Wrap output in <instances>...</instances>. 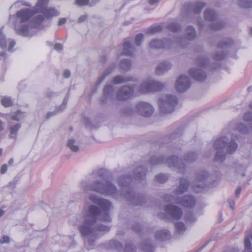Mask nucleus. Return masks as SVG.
I'll use <instances>...</instances> for the list:
<instances>
[{
    "instance_id": "34",
    "label": "nucleus",
    "mask_w": 252,
    "mask_h": 252,
    "mask_svg": "<svg viewBox=\"0 0 252 252\" xmlns=\"http://www.w3.org/2000/svg\"><path fill=\"white\" fill-rule=\"evenodd\" d=\"M198 158V153L194 152H190L187 153L184 157V160L187 163L194 162Z\"/></svg>"
},
{
    "instance_id": "40",
    "label": "nucleus",
    "mask_w": 252,
    "mask_h": 252,
    "mask_svg": "<svg viewBox=\"0 0 252 252\" xmlns=\"http://www.w3.org/2000/svg\"><path fill=\"white\" fill-rule=\"evenodd\" d=\"M63 244L67 247H70L74 243V238L72 236H65L62 238Z\"/></svg>"
},
{
    "instance_id": "55",
    "label": "nucleus",
    "mask_w": 252,
    "mask_h": 252,
    "mask_svg": "<svg viewBox=\"0 0 252 252\" xmlns=\"http://www.w3.org/2000/svg\"><path fill=\"white\" fill-rule=\"evenodd\" d=\"M224 252H239V250L236 247H231L227 248Z\"/></svg>"
},
{
    "instance_id": "29",
    "label": "nucleus",
    "mask_w": 252,
    "mask_h": 252,
    "mask_svg": "<svg viewBox=\"0 0 252 252\" xmlns=\"http://www.w3.org/2000/svg\"><path fill=\"white\" fill-rule=\"evenodd\" d=\"M123 54L126 56H131L133 51V47L131 43L126 40L123 43Z\"/></svg>"
},
{
    "instance_id": "27",
    "label": "nucleus",
    "mask_w": 252,
    "mask_h": 252,
    "mask_svg": "<svg viewBox=\"0 0 252 252\" xmlns=\"http://www.w3.org/2000/svg\"><path fill=\"white\" fill-rule=\"evenodd\" d=\"M69 99V93H68L64 98L62 104L59 107L56 108V110L53 112H49L47 115V119H49L51 117L57 114L59 112L62 111L65 109Z\"/></svg>"
},
{
    "instance_id": "60",
    "label": "nucleus",
    "mask_w": 252,
    "mask_h": 252,
    "mask_svg": "<svg viewBox=\"0 0 252 252\" xmlns=\"http://www.w3.org/2000/svg\"><path fill=\"white\" fill-rule=\"evenodd\" d=\"M7 169V166L6 164H3L2 165L1 169H0V173L2 174H4L6 171Z\"/></svg>"
},
{
    "instance_id": "45",
    "label": "nucleus",
    "mask_w": 252,
    "mask_h": 252,
    "mask_svg": "<svg viewBox=\"0 0 252 252\" xmlns=\"http://www.w3.org/2000/svg\"><path fill=\"white\" fill-rule=\"evenodd\" d=\"M156 180L159 183H164L168 179V176L166 174H159L156 176Z\"/></svg>"
},
{
    "instance_id": "28",
    "label": "nucleus",
    "mask_w": 252,
    "mask_h": 252,
    "mask_svg": "<svg viewBox=\"0 0 252 252\" xmlns=\"http://www.w3.org/2000/svg\"><path fill=\"white\" fill-rule=\"evenodd\" d=\"M136 81V79L133 77L128 76L125 77L124 76L120 75L115 76L113 79V82L115 85H118L127 82H134Z\"/></svg>"
},
{
    "instance_id": "12",
    "label": "nucleus",
    "mask_w": 252,
    "mask_h": 252,
    "mask_svg": "<svg viewBox=\"0 0 252 252\" xmlns=\"http://www.w3.org/2000/svg\"><path fill=\"white\" fill-rule=\"evenodd\" d=\"M204 16L206 21L210 22L209 27L212 30L217 31L222 29L224 27V23L217 18L216 12L211 9L204 11Z\"/></svg>"
},
{
    "instance_id": "36",
    "label": "nucleus",
    "mask_w": 252,
    "mask_h": 252,
    "mask_svg": "<svg viewBox=\"0 0 252 252\" xmlns=\"http://www.w3.org/2000/svg\"><path fill=\"white\" fill-rule=\"evenodd\" d=\"M162 30V26L160 25L154 26L148 28L145 33L148 34H154L160 32Z\"/></svg>"
},
{
    "instance_id": "54",
    "label": "nucleus",
    "mask_w": 252,
    "mask_h": 252,
    "mask_svg": "<svg viewBox=\"0 0 252 252\" xmlns=\"http://www.w3.org/2000/svg\"><path fill=\"white\" fill-rule=\"evenodd\" d=\"M132 229L134 232L139 234L141 231V226L139 223H137L134 226H132Z\"/></svg>"
},
{
    "instance_id": "53",
    "label": "nucleus",
    "mask_w": 252,
    "mask_h": 252,
    "mask_svg": "<svg viewBox=\"0 0 252 252\" xmlns=\"http://www.w3.org/2000/svg\"><path fill=\"white\" fill-rule=\"evenodd\" d=\"M9 242H10V238L8 236L3 235L0 239V243L1 244H8Z\"/></svg>"
},
{
    "instance_id": "11",
    "label": "nucleus",
    "mask_w": 252,
    "mask_h": 252,
    "mask_svg": "<svg viewBox=\"0 0 252 252\" xmlns=\"http://www.w3.org/2000/svg\"><path fill=\"white\" fill-rule=\"evenodd\" d=\"M205 5L206 3L201 1H198L195 3L187 4L185 5L186 12L184 13V16L188 18L190 22H195L196 20L194 19V17L199 14Z\"/></svg>"
},
{
    "instance_id": "18",
    "label": "nucleus",
    "mask_w": 252,
    "mask_h": 252,
    "mask_svg": "<svg viewBox=\"0 0 252 252\" xmlns=\"http://www.w3.org/2000/svg\"><path fill=\"white\" fill-rule=\"evenodd\" d=\"M190 85L189 78L186 75H181L176 81L175 88L177 92L183 93L188 90Z\"/></svg>"
},
{
    "instance_id": "41",
    "label": "nucleus",
    "mask_w": 252,
    "mask_h": 252,
    "mask_svg": "<svg viewBox=\"0 0 252 252\" xmlns=\"http://www.w3.org/2000/svg\"><path fill=\"white\" fill-rule=\"evenodd\" d=\"M238 2L241 7L247 8L252 7V0H238Z\"/></svg>"
},
{
    "instance_id": "57",
    "label": "nucleus",
    "mask_w": 252,
    "mask_h": 252,
    "mask_svg": "<svg viewBox=\"0 0 252 252\" xmlns=\"http://www.w3.org/2000/svg\"><path fill=\"white\" fill-rule=\"evenodd\" d=\"M234 168L236 169V170L237 172H239V171H244L245 170V167L241 164H237Z\"/></svg>"
},
{
    "instance_id": "21",
    "label": "nucleus",
    "mask_w": 252,
    "mask_h": 252,
    "mask_svg": "<svg viewBox=\"0 0 252 252\" xmlns=\"http://www.w3.org/2000/svg\"><path fill=\"white\" fill-rule=\"evenodd\" d=\"M147 172V168L143 166H138L133 171V178L135 180L137 181L143 180L145 178Z\"/></svg>"
},
{
    "instance_id": "42",
    "label": "nucleus",
    "mask_w": 252,
    "mask_h": 252,
    "mask_svg": "<svg viewBox=\"0 0 252 252\" xmlns=\"http://www.w3.org/2000/svg\"><path fill=\"white\" fill-rule=\"evenodd\" d=\"M226 54L224 51H217L214 56V59L218 61H221L226 57Z\"/></svg>"
},
{
    "instance_id": "20",
    "label": "nucleus",
    "mask_w": 252,
    "mask_h": 252,
    "mask_svg": "<svg viewBox=\"0 0 252 252\" xmlns=\"http://www.w3.org/2000/svg\"><path fill=\"white\" fill-rule=\"evenodd\" d=\"M231 126L234 130L242 134H247L252 129V126L249 124V126H247L241 122L234 121L231 123Z\"/></svg>"
},
{
    "instance_id": "1",
    "label": "nucleus",
    "mask_w": 252,
    "mask_h": 252,
    "mask_svg": "<svg viewBox=\"0 0 252 252\" xmlns=\"http://www.w3.org/2000/svg\"><path fill=\"white\" fill-rule=\"evenodd\" d=\"M111 177V173L105 169H98L96 174H94L95 179L90 184L86 181H82L80 187L84 191H94L104 196H111L118 199L121 195L130 204L133 205L142 206L145 202V198L141 194H136L130 185L132 178L128 175L121 176L118 183L121 189L118 191L117 188L108 180Z\"/></svg>"
},
{
    "instance_id": "22",
    "label": "nucleus",
    "mask_w": 252,
    "mask_h": 252,
    "mask_svg": "<svg viewBox=\"0 0 252 252\" xmlns=\"http://www.w3.org/2000/svg\"><path fill=\"white\" fill-rule=\"evenodd\" d=\"M116 68V63H112L110 66L106 68L102 73V74L100 75V76L98 78V80L95 83V85L96 86H99L106 78L107 76L111 74L112 72L114 71Z\"/></svg>"
},
{
    "instance_id": "59",
    "label": "nucleus",
    "mask_w": 252,
    "mask_h": 252,
    "mask_svg": "<svg viewBox=\"0 0 252 252\" xmlns=\"http://www.w3.org/2000/svg\"><path fill=\"white\" fill-rule=\"evenodd\" d=\"M15 45V42L14 40H11V42L9 43V46L8 48V51H13V48Z\"/></svg>"
},
{
    "instance_id": "13",
    "label": "nucleus",
    "mask_w": 252,
    "mask_h": 252,
    "mask_svg": "<svg viewBox=\"0 0 252 252\" xmlns=\"http://www.w3.org/2000/svg\"><path fill=\"white\" fill-rule=\"evenodd\" d=\"M165 214L159 213L158 215L159 218L165 219H171L178 220L183 215L182 209L179 207L173 205H167L164 207Z\"/></svg>"
},
{
    "instance_id": "62",
    "label": "nucleus",
    "mask_w": 252,
    "mask_h": 252,
    "mask_svg": "<svg viewBox=\"0 0 252 252\" xmlns=\"http://www.w3.org/2000/svg\"><path fill=\"white\" fill-rule=\"evenodd\" d=\"M70 76V72L69 70H65L63 73V76L64 78H69Z\"/></svg>"
},
{
    "instance_id": "46",
    "label": "nucleus",
    "mask_w": 252,
    "mask_h": 252,
    "mask_svg": "<svg viewBox=\"0 0 252 252\" xmlns=\"http://www.w3.org/2000/svg\"><path fill=\"white\" fill-rule=\"evenodd\" d=\"M0 47L2 49H5L7 47V41L1 29H0Z\"/></svg>"
},
{
    "instance_id": "35",
    "label": "nucleus",
    "mask_w": 252,
    "mask_h": 252,
    "mask_svg": "<svg viewBox=\"0 0 252 252\" xmlns=\"http://www.w3.org/2000/svg\"><path fill=\"white\" fill-rule=\"evenodd\" d=\"M66 146L71 151L74 152H78L79 150V147L77 144L75 140L73 138L68 139L66 143Z\"/></svg>"
},
{
    "instance_id": "25",
    "label": "nucleus",
    "mask_w": 252,
    "mask_h": 252,
    "mask_svg": "<svg viewBox=\"0 0 252 252\" xmlns=\"http://www.w3.org/2000/svg\"><path fill=\"white\" fill-rule=\"evenodd\" d=\"M103 247L106 250H115L121 251L123 249V245L117 241L111 240L109 242L103 244Z\"/></svg>"
},
{
    "instance_id": "33",
    "label": "nucleus",
    "mask_w": 252,
    "mask_h": 252,
    "mask_svg": "<svg viewBox=\"0 0 252 252\" xmlns=\"http://www.w3.org/2000/svg\"><path fill=\"white\" fill-rule=\"evenodd\" d=\"M233 42V41L231 39L224 38L218 42L217 47L219 49L227 48L232 45Z\"/></svg>"
},
{
    "instance_id": "56",
    "label": "nucleus",
    "mask_w": 252,
    "mask_h": 252,
    "mask_svg": "<svg viewBox=\"0 0 252 252\" xmlns=\"http://www.w3.org/2000/svg\"><path fill=\"white\" fill-rule=\"evenodd\" d=\"M159 0H149L148 3L150 5L154 6V8H155L158 5Z\"/></svg>"
},
{
    "instance_id": "9",
    "label": "nucleus",
    "mask_w": 252,
    "mask_h": 252,
    "mask_svg": "<svg viewBox=\"0 0 252 252\" xmlns=\"http://www.w3.org/2000/svg\"><path fill=\"white\" fill-rule=\"evenodd\" d=\"M158 104L161 113H170L178 104V98L175 95L167 94L158 99Z\"/></svg>"
},
{
    "instance_id": "31",
    "label": "nucleus",
    "mask_w": 252,
    "mask_h": 252,
    "mask_svg": "<svg viewBox=\"0 0 252 252\" xmlns=\"http://www.w3.org/2000/svg\"><path fill=\"white\" fill-rule=\"evenodd\" d=\"M141 249L145 252H153L154 246L150 240L143 242L141 244Z\"/></svg>"
},
{
    "instance_id": "37",
    "label": "nucleus",
    "mask_w": 252,
    "mask_h": 252,
    "mask_svg": "<svg viewBox=\"0 0 252 252\" xmlns=\"http://www.w3.org/2000/svg\"><path fill=\"white\" fill-rule=\"evenodd\" d=\"M98 1V0H95L94 1H92L91 2H90L89 0H75V3L79 6H82L88 4H89L90 6H93Z\"/></svg>"
},
{
    "instance_id": "64",
    "label": "nucleus",
    "mask_w": 252,
    "mask_h": 252,
    "mask_svg": "<svg viewBox=\"0 0 252 252\" xmlns=\"http://www.w3.org/2000/svg\"><path fill=\"white\" fill-rule=\"evenodd\" d=\"M197 22L198 23V26L199 27L200 29L203 30L205 28L204 24L199 20H197Z\"/></svg>"
},
{
    "instance_id": "10",
    "label": "nucleus",
    "mask_w": 252,
    "mask_h": 252,
    "mask_svg": "<svg viewBox=\"0 0 252 252\" xmlns=\"http://www.w3.org/2000/svg\"><path fill=\"white\" fill-rule=\"evenodd\" d=\"M164 88V85L163 83L148 78L138 86L137 92L140 94H147L162 90Z\"/></svg>"
},
{
    "instance_id": "32",
    "label": "nucleus",
    "mask_w": 252,
    "mask_h": 252,
    "mask_svg": "<svg viewBox=\"0 0 252 252\" xmlns=\"http://www.w3.org/2000/svg\"><path fill=\"white\" fill-rule=\"evenodd\" d=\"M166 29L172 32H177L182 30V26L177 22H172L167 26Z\"/></svg>"
},
{
    "instance_id": "15",
    "label": "nucleus",
    "mask_w": 252,
    "mask_h": 252,
    "mask_svg": "<svg viewBox=\"0 0 252 252\" xmlns=\"http://www.w3.org/2000/svg\"><path fill=\"white\" fill-rule=\"evenodd\" d=\"M135 111L144 117H149L154 112L153 106L149 103L145 101L138 102L135 107Z\"/></svg>"
},
{
    "instance_id": "30",
    "label": "nucleus",
    "mask_w": 252,
    "mask_h": 252,
    "mask_svg": "<svg viewBox=\"0 0 252 252\" xmlns=\"http://www.w3.org/2000/svg\"><path fill=\"white\" fill-rule=\"evenodd\" d=\"M131 61L129 59H123L119 64V67L121 71L127 72L131 68Z\"/></svg>"
},
{
    "instance_id": "3",
    "label": "nucleus",
    "mask_w": 252,
    "mask_h": 252,
    "mask_svg": "<svg viewBox=\"0 0 252 252\" xmlns=\"http://www.w3.org/2000/svg\"><path fill=\"white\" fill-rule=\"evenodd\" d=\"M49 0H38L32 9L24 8L16 13L14 29L17 34L32 37L37 29L42 28V23L46 19L59 15L57 9L48 7Z\"/></svg>"
},
{
    "instance_id": "26",
    "label": "nucleus",
    "mask_w": 252,
    "mask_h": 252,
    "mask_svg": "<svg viewBox=\"0 0 252 252\" xmlns=\"http://www.w3.org/2000/svg\"><path fill=\"white\" fill-rule=\"evenodd\" d=\"M21 127V125L19 123H13L10 122L8 124V127L10 130L9 137L11 139H16L17 133Z\"/></svg>"
},
{
    "instance_id": "44",
    "label": "nucleus",
    "mask_w": 252,
    "mask_h": 252,
    "mask_svg": "<svg viewBox=\"0 0 252 252\" xmlns=\"http://www.w3.org/2000/svg\"><path fill=\"white\" fill-rule=\"evenodd\" d=\"M244 252H252V243L248 236L246 237L245 239V250Z\"/></svg>"
},
{
    "instance_id": "17",
    "label": "nucleus",
    "mask_w": 252,
    "mask_h": 252,
    "mask_svg": "<svg viewBox=\"0 0 252 252\" xmlns=\"http://www.w3.org/2000/svg\"><path fill=\"white\" fill-rule=\"evenodd\" d=\"M134 86L124 85L121 87L116 93V98L118 100H126L129 98L134 93Z\"/></svg>"
},
{
    "instance_id": "24",
    "label": "nucleus",
    "mask_w": 252,
    "mask_h": 252,
    "mask_svg": "<svg viewBox=\"0 0 252 252\" xmlns=\"http://www.w3.org/2000/svg\"><path fill=\"white\" fill-rule=\"evenodd\" d=\"M172 66L170 62L164 61L159 63L156 69V73L157 75H161L171 69Z\"/></svg>"
},
{
    "instance_id": "16",
    "label": "nucleus",
    "mask_w": 252,
    "mask_h": 252,
    "mask_svg": "<svg viewBox=\"0 0 252 252\" xmlns=\"http://www.w3.org/2000/svg\"><path fill=\"white\" fill-rule=\"evenodd\" d=\"M172 47H176L173 38L171 40L154 39L149 43V47L151 49H168Z\"/></svg>"
},
{
    "instance_id": "38",
    "label": "nucleus",
    "mask_w": 252,
    "mask_h": 252,
    "mask_svg": "<svg viewBox=\"0 0 252 252\" xmlns=\"http://www.w3.org/2000/svg\"><path fill=\"white\" fill-rule=\"evenodd\" d=\"M175 229L177 234L182 235L186 230L187 227L183 222H178L175 223Z\"/></svg>"
},
{
    "instance_id": "7",
    "label": "nucleus",
    "mask_w": 252,
    "mask_h": 252,
    "mask_svg": "<svg viewBox=\"0 0 252 252\" xmlns=\"http://www.w3.org/2000/svg\"><path fill=\"white\" fill-rule=\"evenodd\" d=\"M195 64L197 67L189 69V74L196 81H205L207 76L204 70L208 66V60L204 56H199L195 60Z\"/></svg>"
},
{
    "instance_id": "43",
    "label": "nucleus",
    "mask_w": 252,
    "mask_h": 252,
    "mask_svg": "<svg viewBox=\"0 0 252 252\" xmlns=\"http://www.w3.org/2000/svg\"><path fill=\"white\" fill-rule=\"evenodd\" d=\"M243 120L248 123L252 127V111H249L246 112L243 116Z\"/></svg>"
},
{
    "instance_id": "52",
    "label": "nucleus",
    "mask_w": 252,
    "mask_h": 252,
    "mask_svg": "<svg viewBox=\"0 0 252 252\" xmlns=\"http://www.w3.org/2000/svg\"><path fill=\"white\" fill-rule=\"evenodd\" d=\"M196 219L192 214H189L186 216V221L188 223H192L195 222Z\"/></svg>"
},
{
    "instance_id": "49",
    "label": "nucleus",
    "mask_w": 252,
    "mask_h": 252,
    "mask_svg": "<svg viewBox=\"0 0 252 252\" xmlns=\"http://www.w3.org/2000/svg\"><path fill=\"white\" fill-rule=\"evenodd\" d=\"M136 248L131 243H127L125 245L124 252H135Z\"/></svg>"
},
{
    "instance_id": "58",
    "label": "nucleus",
    "mask_w": 252,
    "mask_h": 252,
    "mask_svg": "<svg viewBox=\"0 0 252 252\" xmlns=\"http://www.w3.org/2000/svg\"><path fill=\"white\" fill-rule=\"evenodd\" d=\"M63 46L60 43H56L54 45V49L58 51H61L63 50Z\"/></svg>"
},
{
    "instance_id": "47",
    "label": "nucleus",
    "mask_w": 252,
    "mask_h": 252,
    "mask_svg": "<svg viewBox=\"0 0 252 252\" xmlns=\"http://www.w3.org/2000/svg\"><path fill=\"white\" fill-rule=\"evenodd\" d=\"M0 101L1 104L5 107H10L13 104L11 99L9 97L6 96L3 97Z\"/></svg>"
},
{
    "instance_id": "14",
    "label": "nucleus",
    "mask_w": 252,
    "mask_h": 252,
    "mask_svg": "<svg viewBox=\"0 0 252 252\" xmlns=\"http://www.w3.org/2000/svg\"><path fill=\"white\" fill-rule=\"evenodd\" d=\"M196 36L194 28L189 26L187 27L186 30V37L178 38L173 37L175 46H180L185 48L189 43V41L193 40Z\"/></svg>"
},
{
    "instance_id": "51",
    "label": "nucleus",
    "mask_w": 252,
    "mask_h": 252,
    "mask_svg": "<svg viewBox=\"0 0 252 252\" xmlns=\"http://www.w3.org/2000/svg\"><path fill=\"white\" fill-rule=\"evenodd\" d=\"M83 122L87 127L90 128H95L96 127L93 125L91 120L87 117L83 118Z\"/></svg>"
},
{
    "instance_id": "8",
    "label": "nucleus",
    "mask_w": 252,
    "mask_h": 252,
    "mask_svg": "<svg viewBox=\"0 0 252 252\" xmlns=\"http://www.w3.org/2000/svg\"><path fill=\"white\" fill-rule=\"evenodd\" d=\"M210 177L208 172L204 170L198 171L196 175L192 188L194 191L198 193L202 192L204 189L210 185Z\"/></svg>"
},
{
    "instance_id": "5",
    "label": "nucleus",
    "mask_w": 252,
    "mask_h": 252,
    "mask_svg": "<svg viewBox=\"0 0 252 252\" xmlns=\"http://www.w3.org/2000/svg\"><path fill=\"white\" fill-rule=\"evenodd\" d=\"M234 135L232 134L231 139L229 140L228 137L226 136H222L214 141L213 143V147L217 150L214 161L215 162H222L226 158V153L222 150L226 149L228 154H232L236 151L238 148V144L233 139Z\"/></svg>"
},
{
    "instance_id": "6",
    "label": "nucleus",
    "mask_w": 252,
    "mask_h": 252,
    "mask_svg": "<svg viewBox=\"0 0 252 252\" xmlns=\"http://www.w3.org/2000/svg\"><path fill=\"white\" fill-rule=\"evenodd\" d=\"M149 163L152 165H159L165 163L168 167L178 173H183L186 171V166L182 159L172 156L166 158L162 156H153L149 159Z\"/></svg>"
},
{
    "instance_id": "50",
    "label": "nucleus",
    "mask_w": 252,
    "mask_h": 252,
    "mask_svg": "<svg viewBox=\"0 0 252 252\" xmlns=\"http://www.w3.org/2000/svg\"><path fill=\"white\" fill-rule=\"evenodd\" d=\"M144 38L143 33H140L136 35L135 38V43L137 46H140Z\"/></svg>"
},
{
    "instance_id": "63",
    "label": "nucleus",
    "mask_w": 252,
    "mask_h": 252,
    "mask_svg": "<svg viewBox=\"0 0 252 252\" xmlns=\"http://www.w3.org/2000/svg\"><path fill=\"white\" fill-rule=\"evenodd\" d=\"M87 18V16L86 15H81V16L79 17V18H78V23H81V22H83L84 21H85L86 20V19Z\"/></svg>"
},
{
    "instance_id": "2",
    "label": "nucleus",
    "mask_w": 252,
    "mask_h": 252,
    "mask_svg": "<svg viewBox=\"0 0 252 252\" xmlns=\"http://www.w3.org/2000/svg\"><path fill=\"white\" fill-rule=\"evenodd\" d=\"M90 200L94 204L87 205L83 209V221L78 226V230L81 235L88 240L90 246L94 245L95 240L98 237L99 232H108L110 227L98 223V221L110 222L111 219L108 212L112 207L110 201L98 195L92 194L89 196Z\"/></svg>"
},
{
    "instance_id": "48",
    "label": "nucleus",
    "mask_w": 252,
    "mask_h": 252,
    "mask_svg": "<svg viewBox=\"0 0 252 252\" xmlns=\"http://www.w3.org/2000/svg\"><path fill=\"white\" fill-rule=\"evenodd\" d=\"M23 117H24L23 113L21 111L18 110L16 112V114H15L14 115H13L11 116V120L18 122L20 120H21Z\"/></svg>"
},
{
    "instance_id": "19",
    "label": "nucleus",
    "mask_w": 252,
    "mask_h": 252,
    "mask_svg": "<svg viewBox=\"0 0 252 252\" xmlns=\"http://www.w3.org/2000/svg\"><path fill=\"white\" fill-rule=\"evenodd\" d=\"M114 87L112 85L105 86L103 91V96L100 100L102 104H106L109 101H112L114 97Z\"/></svg>"
},
{
    "instance_id": "4",
    "label": "nucleus",
    "mask_w": 252,
    "mask_h": 252,
    "mask_svg": "<svg viewBox=\"0 0 252 252\" xmlns=\"http://www.w3.org/2000/svg\"><path fill=\"white\" fill-rule=\"evenodd\" d=\"M189 187L188 180L181 178L179 186L173 192V195H166L164 200L167 202H173L177 204H181L186 208H192L196 203L195 197L191 195H185L181 197L179 195L187 191Z\"/></svg>"
},
{
    "instance_id": "61",
    "label": "nucleus",
    "mask_w": 252,
    "mask_h": 252,
    "mask_svg": "<svg viewBox=\"0 0 252 252\" xmlns=\"http://www.w3.org/2000/svg\"><path fill=\"white\" fill-rule=\"evenodd\" d=\"M66 22V18H63L60 19L58 22V25L62 26L64 24H65Z\"/></svg>"
},
{
    "instance_id": "23",
    "label": "nucleus",
    "mask_w": 252,
    "mask_h": 252,
    "mask_svg": "<svg viewBox=\"0 0 252 252\" xmlns=\"http://www.w3.org/2000/svg\"><path fill=\"white\" fill-rule=\"evenodd\" d=\"M155 237L157 241L163 242L169 240L171 238V235L167 229H161L156 232Z\"/></svg>"
},
{
    "instance_id": "39",
    "label": "nucleus",
    "mask_w": 252,
    "mask_h": 252,
    "mask_svg": "<svg viewBox=\"0 0 252 252\" xmlns=\"http://www.w3.org/2000/svg\"><path fill=\"white\" fill-rule=\"evenodd\" d=\"M181 129H178L176 131L172 133L170 135L165 137V140H167V142L172 141L174 139L179 138L182 135Z\"/></svg>"
}]
</instances>
